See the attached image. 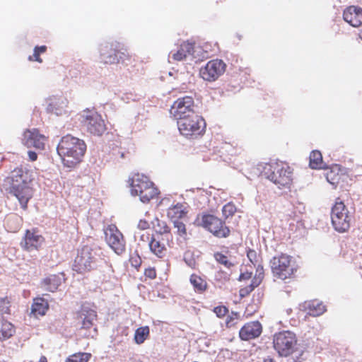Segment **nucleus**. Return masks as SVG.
<instances>
[{
	"instance_id": "1",
	"label": "nucleus",
	"mask_w": 362,
	"mask_h": 362,
	"mask_svg": "<svg viewBox=\"0 0 362 362\" xmlns=\"http://www.w3.org/2000/svg\"><path fill=\"white\" fill-rule=\"evenodd\" d=\"M100 62L105 64L121 63L127 71L134 73L141 66L140 62L132 57L127 49L119 42H111L102 45L100 49Z\"/></svg>"
},
{
	"instance_id": "2",
	"label": "nucleus",
	"mask_w": 362,
	"mask_h": 362,
	"mask_svg": "<svg viewBox=\"0 0 362 362\" xmlns=\"http://www.w3.org/2000/svg\"><path fill=\"white\" fill-rule=\"evenodd\" d=\"M57 150L63 164L68 168H74L82 160L86 145L81 139L66 135L60 140Z\"/></svg>"
},
{
	"instance_id": "3",
	"label": "nucleus",
	"mask_w": 362,
	"mask_h": 362,
	"mask_svg": "<svg viewBox=\"0 0 362 362\" xmlns=\"http://www.w3.org/2000/svg\"><path fill=\"white\" fill-rule=\"evenodd\" d=\"M270 267L273 276L282 281L294 279L299 269L295 258L283 252L272 257Z\"/></svg>"
},
{
	"instance_id": "4",
	"label": "nucleus",
	"mask_w": 362,
	"mask_h": 362,
	"mask_svg": "<svg viewBox=\"0 0 362 362\" xmlns=\"http://www.w3.org/2000/svg\"><path fill=\"white\" fill-rule=\"evenodd\" d=\"M128 183L132 196H138L143 203H148L158 198L160 191L156 185L146 175L136 173L129 178Z\"/></svg>"
},
{
	"instance_id": "5",
	"label": "nucleus",
	"mask_w": 362,
	"mask_h": 362,
	"mask_svg": "<svg viewBox=\"0 0 362 362\" xmlns=\"http://www.w3.org/2000/svg\"><path fill=\"white\" fill-rule=\"evenodd\" d=\"M262 173L279 188L289 187L293 182V169L285 162L264 163Z\"/></svg>"
},
{
	"instance_id": "6",
	"label": "nucleus",
	"mask_w": 362,
	"mask_h": 362,
	"mask_svg": "<svg viewBox=\"0 0 362 362\" xmlns=\"http://www.w3.org/2000/svg\"><path fill=\"white\" fill-rule=\"evenodd\" d=\"M273 347L278 355L288 357L298 349L296 334L291 331H281L273 336Z\"/></svg>"
},
{
	"instance_id": "7",
	"label": "nucleus",
	"mask_w": 362,
	"mask_h": 362,
	"mask_svg": "<svg viewBox=\"0 0 362 362\" xmlns=\"http://www.w3.org/2000/svg\"><path fill=\"white\" fill-rule=\"evenodd\" d=\"M331 221L334 229L339 233H345L351 226L352 216L340 197L335 199L331 209Z\"/></svg>"
},
{
	"instance_id": "8",
	"label": "nucleus",
	"mask_w": 362,
	"mask_h": 362,
	"mask_svg": "<svg viewBox=\"0 0 362 362\" xmlns=\"http://www.w3.org/2000/svg\"><path fill=\"white\" fill-rule=\"evenodd\" d=\"M177 124L180 133L188 139L203 135L206 129L204 119L197 113L177 120Z\"/></svg>"
},
{
	"instance_id": "9",
	"label": "nucleus",
	"mask_w": 362,
	"mask_h": 362,
	"mask_svg": "<svg viewBox=\"0 0 362 362\" xmlns=\"http://www.w3.org/2000/svg\"><path fill=\"white\" fill-rule=\"evenodd\" d=\"M97 251L89 245H84L78 251L73 269L78 274L89 272L96 267Z\"/></svg>"
},
{
	"instance_id": "10",
	"label": "nucleus",
	"mask_w": 362,
	"mask_h": 362,
	"mask_svg": "<svg viewBox=\"0 0 362 362\" xmlns=\"http://www.w3.org/2000/svg\"><path fill=\"white\" fill-rule=\"evenodd\" d=\"M81 122L82 127L94 136H101L106 131L105 121L95 110H84L81 115Z\"/></svg>"
},
{
	"instance_id": "11",
	"label": "nucleus",
	"mask_w": 362,
	"mask_h": 362,
	"mask_svg": "<svg viewBox=\"0 0 362 362\" xmlns=\"http://www.w3.org/2000/svg\"><path fill=\"white\" fill-rule=\"evenodd\" d=\"M201 225L218 238H228L230 234V230L226 223L221 218L212 214L202 215Z\"/></svg>"
},
{
	"instance_id": "12",
	"label": "nucleus",
	"mask_w": 362,
	"mask_h": 362,
	"mask_svg": "<svg viewBox=\"0 0 362 362\" xmlns=\"http://www.w3.org/2000/svg\"><path fill=\"white\" fill-rule=\"evenodd\" d=\"M194 100L192 96L185 95L177 98L171 105L170 113L177 120L196 114Z\"/></svg>"
},
{
	"instance_id": "13",
	"label": "nucleus",
	"mask_w": 362,
	"mask_h": 362,
	"mask_svg": "<svg viewBox=\"0 0 362 362\" xmlns=\"http://www.w3.org/2000/svg\"><path fill=\"white\" fill-rule=\"evenodd\" d=\"M226 69V64L223 60L211 59L201 68L199 74L204 81H215L224 74Z\"/></svg>"
},
{
	"instance_id": "14",
	"label": "nucleus",
	"mask_w": 362,
	"mask_h": 362,
	"mask_svg": "<svg viewBox=\"0 0 362 362\" xmlns=\"http://www.w3.org/2000/svg\"><path fill=\"white\" fill-rule=\"evenodd\" d=\"M105 235L107 243L115 253L121 255L125 251L124 238L115 225H108L105 230Z\"/></svg>"
},
{
	"instance_id": "15",
	"label": "nucleus",
	"mask_w": 362,
	"mask_h": 362,
	"mask_svg": "<svg viewBox=\"0 0 362 362\" xmlns=\"http://www.w3.org/2000/svg\"><path fill=\"white\" fill-rule=\"evenodd\" d=\"M45 243V238L40 234L37 228L27 229L25 231L21 246L25 251L39 250Z\"/></svg>"
},
{
	"instance_id": "16",
	"label": "nucleus",
	"mask_w": 362,
	"mask_h": 362,
	"mask_svg": "<svg viewBox=\"0 0 362 362\" xmlns=\"http://www.w3.org/2000/svg\"><path fill=\"white\" fill-rule=\"evenodd\" d=\"M22 141L28 148L34 147L36 149L43 150L47 141V137L40 134L37 129L33 128L24 131Z\"/></svg>"
},
{
	"instance_id": "17",
	"label": "nucleus",
	"mask_w": 362,
	"mask_h": 362,
	"mask_svg": "<svg viewBox=\"0 0 362 362\" xmlns=\"http://www.w3.org/2000/svg\"><path fill=\"white\" fill-rule=\"evenodd\" d=\"M33 180L32 172L22 166L14 168L6 178L10 187L30 184Z\"/></svg>"
},
{
	"instance_id": "18",
	"label": "nucleus",
	"mask_w": 362,
	"mask_h": 362,
	"mask_svg": "<svg viewBox=\"0 0 362 362\" xmlns=\"http://www.w3.org/2000/svg\"><path fill=\"white\" fill-rule=\"evenodd\" d=\"M11 193L13 194L20 202L21 208L26 210L28 208V203L33 195V189L29 185H23L21 186L10 187Z\"/></svg>"
},
{
	"instance_id": "19",
	"label": "nucleus",
	"mask_w": 362,
	"mask_h": 362,
	"mask_svg": "<svg viewBox=\"0 0 362 362\" xmlns=\"http://www.w3.org/2000/svg\"><path fill=\"white\" fill-rule=\"evenodd\" d=\"M194 44L189 42H183L176 50H172L168 55V62L175 63L181 62L194 53Z\"/></svg>"
},
{
	"instance_id": "20",
	"label": "nucleus",
	"mask_w": 362,
	"mask_h": 362,
	"mask_svg": "<svg viewBox=\"0 0 362 362\" xmlns=\"http://www.w3.org/2000/svg\"><path fill=\"white\" fill-rule=\"evenodd\" d=\"M262 331V327L258 321L246 323L240 330L239 336L242 340L247 341L258 337Z\"/></svg>"
},
{
	"instance_id": "21",
	"label": "nucleus",
	"mask_w": 362,
	"mask_h": 362,
	"mask_svg": "<svg viewBox=\"0 0 362 362\" xmlns=\"http://www.w3.org/2000/svg\"><path fill=\"white\" fill-rule=\"evenodd\" d=\"M344 20L353 27L362 25V8L358 6H349L343 12Z\"/></svg>"
},
{
	"instance_id": "22",
	"label": "nucleus",
	"mask_w": 362,
	"mask_h": 362,
	"mask_svg": "<svg viewBox=\"0 0 362 362\" xmlns=\"http://www.w3.org/2000/svg\"><path fill=\"white\" fill-rule=\"evenodd\" d=\"M96 318V311L84 305L77 312V319L82 320L81 329H89L93 327V322Z\"/></svg>"
},
{
	"instance_id": "23",
	"label": "nucleus",
	"mask_w": 362,
	"mask_h": 362,
	"mask_svg": "<svg viewBox=\"0 0 362 362\" xmlns=\"http://www.w3.org/2000/svg\"><path fill=\"white\" fill-rule=\"evenodd\" d=\"M300 310L311 316H319L326 311V307L318 300H306L300 305Z\"/></svg>"
},
{
	"instance_id": "24",
	"label": "nucleus",
	"mask_w": 362,
	"mask_h": 362,
	"mask_svg": "<svg viewBox=\"0 0 362 362\" xmlns=\"http://www.w3.org/2000/svg\"><path fill=\"white\" fill-rule=\"evenodd\" d=\"M326 178L330 184L337 187L347 178V175L339 165H334L327 171Z\"/></svg>"
},
{
	"instance_id": "25",
	"label": "nucleus",
	"mask_w": 362,
	"mask_h": 362,
	"mask_svg": "<svg viewBox=\"0 0 362 362\" xmlns=\"http://www.w3.org/2000/svg\"><path fill=\"white\" fill-rule=\"evenodd\" d=\"M49 308L47 300L42 297L33 298L30 308V315L35 317H42L46 315Z\"/></svg>"
},
{
	"instance_id": "26",
	"label": "nucleus",
	"mask_w": 362,
	"mask_h": 362,
	"mask_svg": "<svg viewBox=\"0 0 362 362\" xmlns=\"http://www.w3.org/2000/svg\"><path fill=\"white\" fill-rule=\"evenodd\" d=\"M148 246L151 252L158 258H163L168 253L166 245L160 240L158 237L152 235Z\"/></svg>"
},
{
	"instance_id": "27",
	"label": "nucleus",
	"mask_w": 362,
	"mask_h": 362,
	"mask_svg": "<svg viewBox=\"0 0 362 362\" xmlns=\"http://www.w3.org/2000/svg\"><path fill=\"white\" fill-rule=\"evenodd\" d=\"M41 287L45 291L55 292L62 284V277L57 274H52L45 278L40 283Z\"/></svg>"
},
{
	"instance_id": "28",
	"label": "nucleus",
	"mask_w": 362,
	"mask_h": 362,
	"mask_svg": "<svg viewBox=\"0 0 362 362\" xmlns=\"http://www.w3.org/2000/svg\"><path fill=\"white\" fill-rule=\"evenodd\" d=\"M187 214V207L181 203H177L169 207L167 210V216L172 221H177L184 218Z\"/></svg>"
},
{
	"instance_id": "29",
	"label": "nucleus",
	"mask_w": 362,
	"mask_h": 362,
	"mask_svg": "<svg viewBox=\"0 0 362 362\" xmlns=\"http://www.w3.org/2000/svg\"><path fill=\"white\" fill-rule=\"evenodd\" d=\"M16 332V328L14 325L6 320H0V341H4L11 337Z\"/></svg>"
},
{
	"instance_id": "30",
	"label": "nucleus",
	"mask_w": 362,
	"mask_h": 362,
	"mask_svg": "<svg viewBox=\"0 0 362 362\" xmlns=\"http://www.w3.org/2000/svg\"><path fill=\"white\" fill-rule=\"evenodd\" d=\"M189 282L192 285L194 292L199 294L206 292L209 287L206 281L196 274H192L190 276Z\"/></svg>"
},
{
	"instance_id": "31",
	"label": "nucleus",
	"mask_w": 362,
	"mask_h": 362,
	"mask_svg": "<svg viewBox=\"0 0 362 362\" xmlns=\"http://www.w3.org/2000/svg\"><path fill=\"white\" fill-rule=\"evenodd\" d=\"M153 229L155 230L157 235H165L170 234V227L164 221L160 220L156 218L152 222Z\"/></svg>"
},
{
	"instance_id": "32",
	"label": "nucleus",
	"mask_w": 362,
	"mask_h": 362,
	"mask_svg": "<svg viewBox=\"0 0 362 362\" xmlns=\"http://www.w3.org/2000/svg\"><path fill=\"white\" fill-rule=\"evenodd\" d=\"M256 267L255 275L252 279V284L250 285V290L247 292H251L255 287L259 286L264 277V269L262 264H257Z\"/></svg>"
},
{
	"instance_id": "33",
	"label": "nucleus",
	"mask_w": 362,
	"mask_h": 362,
	"mask_svg": "<svg viewBox=\"0 0 362 362\" xmlns=\"http://www.w3.org/2000/svg\"><path fill=\"white\" fill-rule=\"evenodd\" d=\"M310 167L313 169H320L322 165V156L320 151H313L309 156Z\"/></svg>"
},
{
	"instance_id": "34",
	"label": "nucleus",
	"mask_w": 362,
	"mask_h": 362,
	"mask_svg": "<svg viewBox=\"0 0 362 362\" xmlns=\"http://www.w3.org/2000/svg\"><path fill=\"white\" fill-rule=\"evenodd\" d=\"M150 329L148 326L137 328L134 333V341L137 344H141L148 337Z\"/></svg>"
},
{
	"instance_id": "35",
	"label": "nucleus",
	"mask_w": 362,
	"mask_h": 362,
	"mask_svg": "<svg viewBox=\"0 0 362 362\" xmlns=\"http://www.w3.org/2000/svg\"><path fill=\"white\" fill-rule=\"evenodd\" d=\"M91 357L89 353L79 352L69 356L65 362H88Z\"/></svg>"
},
{
	"instance_id": "36",
	"label": "nucleus",
	"mask_w": 362,
	"mask_h": 362,
	"mask_svg": "<svg viewBox=\"0 0 362 362\" xmlns=\"http://www.w3.org/2000/svg\"><path fill=\"white\" fill-rule=\"evenodd\" d=\"M214 257L217 262L223 265L228 269H230L234 266V264L228 259V257L221 252H215Z\"/></svg>"
},
{
	"instance_id": "37",
	"label": "nucleus",
	"mask_w": 362,
	"mask_h": 362,
	"mask_svg": "<svg viewBox=\"0 0 362 362\" xmlns=\"http://www.w3.org/2000/svg\"><path fill=\"white\" fill-rule=\"evenodd\" d=\"M47 51V47L45 45L36 46L34 48L33 54L28 57L29 61H35L39 63L42 62V59L40 58V54H43Z\"/></svg>"
},
{
	"instance_id": "38",
	"label": "nucleus",
	"mask_w": 362,
	"mask_h": 362,
	"mask_svg": "<svg viewBox=\"0 0 362 362\" xmlns=\"http://www.w3.org/2000/svg\"><path fill=\"white\" fill-rule=\"evenodd\" d=\"M240 319V314L238 313L232 312L228 315L226 320V326L227 328H231L236 326Z\"/></svg>"
},
{
	"instance_id": "39",
	"label": "nucleus",
	"mask_w": 362,
	"mask_h": 362,
	"mask_svg": "<svg viewBox=\"0 0 362 362\" xmlns=\"http://www.w3.org/2000/svg\"><path fill=\"white\" fill-rule=\"evenodd\" d=\"M237 208L232 202L225 204L222 209L223 215L226 218L230 216H233L235 214Z\"/></svg>"
},
{
	"instance_id": "40",
	"label": "nucleus",
	"mask_w": 362,
	"mask_h": 362,
	"mask_svg": "<svg viewBox=\"0 0 362 362\" xmlns=\"http://www.w3.org/2000/svg\"><path fill=\"white\" fill-rule=\"evenodd\" d=\"M173 225H174V227L175 228L177 229V234L183 238H186V236H187V229H186V226H185V224L183 223L182 221H180V220H177V221H173Z\"/></svg>"
},
{
	"instance_id": "41",
	"label": "nucleus",
	"mask_w": 362,
	"mask_h": 362,
	"mask_svg": "<svg viewBox=\"0 0 362 362\" xmlns=\"http://www.w3.org/2000/svg\"><path fill=\"white\" fill-rule=\"evenodd\" d=\"M11 302L8 297L0 298V313L10 314Z\"/></svg>"
},
{
	"instance_id": "42",
	"label": "nucleus",
	"mask_w": 362,
	"mask_h": 362,
	"mask_svg": "<svg viewBox=\"0 0 362 362\" xmlns=\"http://www.w3.org/2000/svg\"><path fill=\"white\" fill-rule=\"evenodd\" d=\"M129 261L131 266L134 267L137 271H139L142 263V259L139 255L137 252L133 253L132 255H131Z\"/></svg>"
},
{
	"instance_id": "43",
	"label": "nucleus",
	"mask_w": 362,
	"mask_h": 362,
	"mask_svg": "<svg viewBox=\"0 0 362 362\" xmlns=\"http://www.w3.org/2000/svg\"><path fill=\"white\" fill-rule=\"evenodd\" d=\"M247 257L250 262L255 267L259 262V256L255 250L249 249L247 252Z\"/></svg>"
},
{
	"instance_id": "44",
	"label": "nucleus",
	"mask_w": 362,
	"mask_h": 362,
	"mask_svg": "<svg viewBox=\"0 0 362 362\" xmlns=\"http://www.w3.org/2000/svg\"><path fill=\"white\" fill-rule=\"evenodd\" d=\"M215 279L216 281H219L221 283L227 282L230 280V274L222 270H220L217 272L215 276Z\"/></svg>"
},
{
	"instance_id": "45",
	"label": "nucleus",
	"mask_w": 362,
	"mask_h": 362,
	"mask_svg": "<svg viewBox=\"0 0 362 362\" xmlns=\"http://www.w3.org/2000/svg\"><path fill=\"white\" fill-rule=\"evenodd\" d=\"M214 312L218 317L222 318L228 313V309L224 305H218L214 308Z\"/></svg>"
},
{
	"instance_id": "46",
	"label": "nucleus",
	"mask_w": 362,
	"mask_h": 362,
	"mask_svg": "<svg viewBox=\"0 0 362 362\" xmlns=\"http://www.w3.org/2000/svg\"><path fill=\"white\" fill-rule=\"evenodd\" d=\"M144 276L149 279H155L157 276L156 269L154 267H149L144 270Z\"/></svg>"
},
{
	"instance_id": "47",
	"label": "nucleus",
	"mask_w": 362,
	"mask_h": 362,
	"mask_svg": "<svg viewBox=\"0 0 362 362\" xmlns=\"http://www.w3.org/2000/svg\"><path fill=\"white\" fill-rule=\"evenodd\" d=\"M138 228L141 230H146L150 228V223L145 219H141L138 223Z\"/></svg>"
},
{
	"instance_id": "48",
	"label": "nucleus",
	"mask_w": 362,
	"mask_h": 362,
	"mask_svg": "<svg viewBox=\"0 0 362 362\" xmlns=\"http://www.w3.org/2000/svg\"><path fill=\"white\" fill-rule=\"evenodd\" d=\"M28 156L30 161H35L37 159V154L33 151H29L28 152Z\"/></svg>"
},
{
	"instance_id": "49",
	"label": "nucleus",
	"mask_w": 362,
	"mask_h": 362,
	"mask_svg": "<svg viewBox=\"0 0 362 362\" xmlns=\"http://www.w3.org/2000/svg\"><path fill=\"white\" fill-rule=\"evenodd\" d=\"M252 276V272H244L241 273L239 277L240 280L242 279H249Z\"/></svg>"
},
{
	"instance_id": "50",
	"label": "nucleus",
	"mask_w": 362,
	"mask_h": 362,
	"mask_svg": "<svg viewBox=\"0 0 362 362\" xmlns=\"http://www.w3.org/2000/svg\"><path fill=\"white\" fill-rule=\"evenodd\" d=\"M249 290H250V286L247 288L240 289V296H244L245 295L248 294L250 292H247V291H249Z\"/></svg>"
},
{
	"instance_id": "51",
	"label": "nucleus",
	"mask_w": 362,
	"mask_h": 362,
	"mask_svg": "<svg viewBox=\"0 0 362 362\" xmlns=\"http://www.w3.org/2000/svg\"><path fill=\"white\" fill-rule=\"evenodd\" d=\"M145 238H146V240H148V234H146V235L143 234V235H141V240L145 241Z\"/></svg>"
},
{
	"instance_id": "52",
	"label": "nucleus",
	"mask_w": 362,
	"mask_h": 362,
	"mask_svg": "<svg viewBox=\"0 0 362 362\" xmlns=\"http://www.w3.org/2000/svg\"><path fill=\"white\" fill-rule=\"evenodd\" d=\"M263 362H276L273 358H265Z\"/></svg>"
},
{
	"instance_id": "53",
	"label": "nucleus",
	"mask_w": 362,
	"mask_h": 362,
	"mask_svg": "<svg viewBox=\"0 0 362 362\" xmlns=\"http://www.w3.org/2000/svg\"><path fill=\"white\" fill-rule=\"evenodd\" d=\"M40 362H47L45 356H42L40 359Z\"/></svg>"
},
{
	"instance_id": "54",
	"label": "nucleus",
	"mask_w": 362,
	"mask_h": 362,
	"mask_svg": "<svg viewBox=\"0 0 362 362\" xmlns=\"http://www.w3.org/2000/svg\"><path fill=\"white\" fill-rule=\"evenodd\" d=\"M120 157H121L122 158H125V153H123V152H122V153H120Z\"/></svg>"
},
{
	"instance_id": "55",
	"label": "nucleus",
	"mask_w": 362,
	"mask_h": 362,
	"mask_svg": "<svg viewBox=\"0 0 362 362\" xmlns=\"http://www.w3.org/2000/svg\"><path fill=\"white\" fill-rule=\"evenodd\" d=\"M358 35L359 37L362 40V29L360 30Z\"/></svg>"
},
{
	"instance_id": "56",
	"label": "nucleus",
	"mask_w": 362,
	"mask_h": 362,
	"mask_svg": "<svg viewBox=\"0 0 362 362\" xmlns=\"http://www.w3.org/2000/svg\"><path fill=\"white\" fill-rule=\"evenodd\" d=\"M220 2L223 3V2H225L226 0H219Z\"/></svg>"
}]
</instances>
